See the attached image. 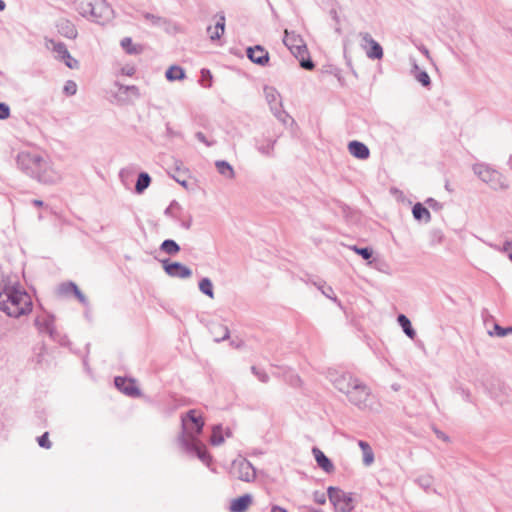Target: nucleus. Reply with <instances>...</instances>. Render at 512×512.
Returning <instances> with one entry per match:
<instances>
[{"label": "nucleus", "instance_id": "6e6552de", "mask_svg": "<svg viewBox=\"0 0 512 512\" xmlns=\"http://www.w3.org/2000/svg\"><path fill=\"white\" fill-rule=\"evenodd\" d=\"M264 94L268 104L270 105L272 113L278 120L284 124H286L289 119L293 121L289 114L283 110L282 103L280 101V94L274 87L265 86Z\"/></svg>", "mask_w": 512, "mask_h": 512}, {"label": "nucleus", "instance_id": "20e7f679", "mask_svg": "<svg viewBox=\"0 0 512 512\" xmlns=\"http://www.w3.org/2000/svg\"><path fill=\"white\" fill-rule=\"evenodd\" d=\"M75 9L84 18L105 25L114 17V10L106 0H75Z\"/></svg>", "mask_w": 512, "mask_h": 512}, {"label": "nucleus", "instance_id": "a211bd4d", "mask_svg": "<svg viewBox=\"0 0 512 512\" xmlns=\"http://www.w3.org/2000/svg\"><path fill=\"white\" fill-rule=\"evenodd\" d=\"M58 32L68 38V39H75L78 35L76 26L74 23L68 19L61 18L58 20L56 24Z\"/></svg>", "mask_w": 512, "mask_h": 512}, {"label": "nucleus", "instance_id": "2eb2a0df", "mask_svg": "<svg viewBox=\"0 0 512 512\" xmlns=\"http://www.w3.org/2000/svg\"><path fill=\"white\" fill-rule=\"evenodd\" d=\"M115 386L124 394L130 397H138L141 392L136 386L135 381L132 379H126L124 377H115Z\"/></svg>", "mask_w": 512, "mask_h": 512}, {"label": "nucleus", "instance_id": "412c9836", "mask_svg": "<svg viewBox=\"0 0 512 512\" xmlns=\"http://www.w3.org/2000/svg\"><path fill=\"white\" fill-rule=\"evenodd\" d=\"M312 452L320 468H322L327 473L334 471L333 463L319 448L314 447Z\"/></svg>", "mask_w": 512, "mask_h": 512}, {"label": "nucleus", "instance_id": "c03bdc74", "mask_svg": "<svg viewBox=\"0 0 512 512\" xmlns=\"http://www.w3.org/2000/svg\"><path fill=\"white\" fill-rule=\"evenodd\" d=\"M70 287L73 289V294L75 297L83 304L87 305L88 301L85 295L79 290L77 285H70Z\"/></svg>", "mask_w": 512, "mask_h": 512}, {"label": "nucleus", "instance_id": "3c124183", "mask_svg": "<svg viewBox=\"0 0 512 512\" xmlns=\"http://www.w3.org/2000/svg\"><path fill=\"white\" fill-rule=\"evenodd\" d=\"M495 334L499 337H504L508 334V330L506 328L501 327L498 324L494 325Z\"/></svg>", "mask_w": 512, "mask_h": 512}, {"label": "nucleus", "instance_id": "423d86ee", "mask_svg": "<svg viewBox=\"0 0 512 512\" xmlns=\"http://www.w3.org/2000/svg\"><path fill=\"white\" fill-rule=\"evenodd\" d=\"M284 45L290 50V52L299 59L301 68L305 70H312L315 65L308 55L306 44L300 35L295 32H289L285 30L283 38Z\"/></svg>", "mask_w": 512, "mask_h": 512}, {"label": "nucleus", "instance_id": "9d476101", "mask_svg": "<svg viewBox=\"0 0 512 512\" xmlns=\"http://www.w3.org/2000/svg\"><path fill=\"white\" fill-rule=\"evenodd\" d=\"M231 473L239 480L251 482L256 477V470L245 458H239L232 462Z\"/></svg>", "mask_w": 512, "mask_h": 512}, {"label": "nucleus", "instance_id": "f8f14e48", "mask_svg": "<svg viewBox=\"0 0 512 512\" xmlns=\"http://www.w3.org/2000/svg\"><path fill=\"white\" fill-rule=\"evenodd\" d=\"M52 43V50L56 54V58L63 61L65 65L70 69H78L79 61L74 59L70 52L68 51L66 45L63 42H54Z\"/></svg>", "mask_w": 512, "mask_h": 512}, {"label": "nucleus", "instance_id": "7c9ffc66", "mask_svg": "<svg viewBox=\"0 0 512 512\" xmlns=\"http://www.w3.org/2000/svg\"><path fill=\"white\" fill-rule=\"evenodd\" d=\"M218 173L228 179H233L235 176L234 169L229 162H215Z\"/></svg>", "mask_w": 512, "mask_h": 512}, {"label": "nucleus", "instance_id": "c756f323", "mask_svg": "<svg viewBox=\"0 0 512 512\" xmlns=\"http://www.w3.org/2000/svg\"><path fill=\"white\" fill-rule=\"evenodd\" d=\"M195 139L206 147H212L217 143L215 137L211 133L202 131L195 133Z\"/></svg>", "mask_w": 512, "mask_h": 512}, {"label": "nucleus", "instance_id": "72a5a7b5", "mask_svg": "<svg viewBox=\"0 0 512 512\" xmlns=\"http://www.w3.org/2000/svg\"><path fill=\"white\" fill-rule=\"evenodd\" d=\"M199 290L209 298H214L213 284L209 278H203L200 280Z\"/></svg>", "mask_w": 512, "mask_h": 512}, {"label": "nucleus", "instance_id": "a19ab883", "mask_svg": "<svg viewBox=\"0 0 512 512\" xmlns=\"http://www.w3.org/2000/svg\"><path fill=\"white\" fill-rule=\"evenodd\" d=\"M63 92L67 96L75 95L77 92V84L73 80L66 81L63 87Z\"/></svg>", "mask_w": 512, "mask_h": 512}, {"label": "nucleus", "instance_id": "6e6d98bb", "mask_svg": "<svg viewBox=\"0 0 512 512\" xmlns=\"http://www.w3.org/2000/svg\"><path fill=\"white\" fill-rule=\"evenodd\" d=\"M314 500L318 503V504H324L326 502V497H325V494L324 493H318L316 492L314 494Z\"/></svg>", "mask_w": 512, "mask_h": 512}, {"label": "nucleus", "instance_id": "dca6fc26", "mask_svg": "<svg viewBox=\"0 0 512 512\" xmlns=\"http://www.w3.org/2000/svg\"><path fill=\"white\" fill-rule=\"evenodd\" d=\"M215 18L217 19L215 25L207 27V33L209 35L210 40L213 42L219 40L221 36L224 34L226 21L224 12L217 13L215 15Z\"/></svg>", "mask_w": 512, "mask_h": 512}, {"label": "nucleus", "instance_id": "4d7b16f0", "mask_svg": "<svg viewBox=\"0 0 512 512\" xmlns=\"http://www.w3.org/2000/svg\"><path fill=\"white\" fill-rule=\"evenodd\" d=\"M126 90L127 91H130L132 94H134L135 96H139L140 93H139V88L137 86H134V85H131V86H127L126 87Z\"/></svg>", "mask_w": 512, "mask_h": 512}, {"label": "nucleus", "instance_id": "a18cd8bd", "mask_svg": "<svg viewBox=\"0 0 512 512\" xmlns=\"http://www.w3.org/2000/svg\"><path fill=\"white\" fill-rule=\"evenodd\" d=\"M49 433L45 432L42 436H40L37 441L40 447L49 449L51 448V442L49 441Z\"/></svg>", "mask_w": 512, "mask_h": 512}, {"label": "nucleus", "instance_id": "9b49d317", "mask_svg": "<svg viewBox=\"0 0 512 512\" xmlns=\"http://www.w3.org/2000/svg\"><path fill=\"white\" fill-rule=\"evenodd\" d=\"M359 37L362 40L361 47L366 51L369 59L380 60L383 58L382 46L368 32H360Z\"/></svg>", "mask_w": 512, "mask_h": 512}, {"label": "nucleus", "instance_id": "37998d69", "mask_svg": "<svg viewBox=\"0 0 512 512\" xmlns=\"http://www.w3.org/2000/svg\"><path fill=\"white\" fill-rule=\"evenodd\" d=\"M180 205L176 201H172L171 204L165 209V215L170 216L172 218H177V215L175 213L176 209H179Z\"/></svg>", "mask_w": 512, "mask_h": 512}, {"label": "nucleus", "instance_id": "49530a36", "mask_svg": "<svg viewBox=\"0 0 512 512\" xmlns=\"http://www.w3.org/2000/svg\"><path fill=\"white\" fill-rule=\"evenodd\" d=\"M10 116V107L4 103L0 102V120H4L9 118Z\"/></svg>", "mask_w": 512, "mask_h": 512}, {"label": "nucleus", "instance_id": "aec40b11", "mask_svg": "<svg viewBox=\"0 0 512 512\" xmlns=\"http://www.w3.org/2000/svg\"><path fill=\"white\" fill-rule=\"evenodd\" d=\"M252 504V496L250 494H244L236 499H233L230 503L231 512H245L248 507Z\"/></svg>", "mask_w": 512, "mask_h": 512}, {"label": "nucleus", "instance_id": "4be33fe9", "mask_svg": "<svg viewBox=\"0 0 512 512\" xmlns=\"http://www.w3.org/2000/svg\"><path fill=\"white\" fill-rule=\"evenodd\" d=\"M411 73L423 87H430L431 79L429 74L425 70H421L415 60L412 62Z\"/></svg>", "mask_w": 512, "mask_h": 512}, {"label": "nucleus", "instance_id": "8fccbe9b", "mask_svg": "<svg viewBox=\"0 0 512 512\" xmlns=\"http://www.w3.org/2000/svg\"><path fill=\"white\" fill-rule=\"evenodd\" d=\"M426 204L435 210H440L442 208V205L433 198H428L426 200Z\"/></svg>", "mask_w": 512, "mask_h": 512}, {"label": "nucleus", "instance_id": "b1692460", "mask_svg": "<svg viewBox=\"0 0 512 512\" xmlns=\"http://www.w3.org/2000/svg\"><path fill=\"white\" fill-rule=\"evenodd\" d=\"M120 45L129 55H138L143 51V47L139 44H134L130 37H124L121 40Z\"/></svg>", "mask_w": 512, "mask_h": 512}, {"label": "nucleus", "instance_id": "5701e85b", "mask_svg": "<svg viewBox=\"0 0 512 512\" xmlns=\"http://www.w3.org/2000/svg\"><path fill=\"white\" fill-rule=\"evenodd\" d=\"M358 445L363 453V464L368 467L374 462V452L368 442L359 440Z\"/></svg>", "mask_w": 512, "mask_h": 512}, {"label": "nucleus", "instance_id": "f03ea898", "mask_svg": "<svg viewBox=\"0 0 512 512\" xmlns=\"http://www.w3.org/2000/svg\"><path fill=\"white\" fill-rule=\"evenodd\" d=\"M328 378L339 392L347 396L352 405L363 411L372 410L371 390L360 379L350 373H339L337 371H329Z\"/></svg>", "mask_w": 512, "mask_h": 512}, {"label": "nucleus", "instance_id": "de8ad7c7", "mask_svg": "<svg viewBox=\"0 0 512 512\" xmlns=\"http://www.w3.org/2000/svg\"><path fill=\"white\" fill-rule=\"evenodd\" d=\"M70 285H76L74 282H67L63 283L59 287V291L63 295H68L70 293H73V289L70 287Z\"/></svg>", "mask_w": 512, "mask_h": 512}, {"label": "nucleus", "instance_id": "c85d7f7f", "mask_svg": "<svg viewBox=\"0 0 512 512\" xmlns=\"http://www.w3.org/2000/svg\"><path fill=\"white\" fill-rule=\"evenodd\" d=\"M484 243L492 249H495L501 253H506L509 260L512 262V240H506L502 246L487 241H484Z\"/></svg>", "mask_w": 512, "mask_h": 512}, {"label": "nucleus", "instance_id": "1a4fd4ad", "mask_svg": "<svg viewBox=\"0 0 512 512\" xmlns=\"http://www.w3.org/2000/svg\"><path fill=\"white\" fill-rule=\"evenodd\" d=\"M327 493L335 512H351L354 509L352 497L339 488L330 486Z\"/></svg>", "mask_w": 512, "mask_h": 512}, {"label": "nucleus", "instance_id": "69168bd1", "mask_svg": "<svg viewBox=\"0 0 512 512\" xmlns=\"http://www.w3.org/2000/svg\"><path fill=\"white\" fill-rule=\"evenodd\" d=\"M167 133L170 135L173 134L172 129L169 127V125H167Z\"/></svg>", "mask_w": 512, "mask_h": 512}, {"label": "nucleus", "instance_id": "603ef678", "mask_svg": "<svg viewBox=\"0 0 512 512\" xmlns=\"http://www.w3.org/2000/svg\"><path fill=\"white\" fill-rule=\"evenodd\" d=\"M201 77H202L204 80H206V79H207V80H209V82H211V81H212V74H211V72H210V70H209V69L203 68V69L201 70ZM207 86H208V87H210V86H211V83H209Z\"/></svg>", "mask_w": 512, "mask_h": 512}, {"label": "nucleus", "instance_id": "4c0bfd02", "mask_svg": "<svg viewBox=\"0 0 512 512\" xmlns=\"http://www.w3.org/2000/svg\"><path fill=\"white\" fill-rule=\"evenodd\" d=\"M349 248L365 260L370 259L373 255V250L369 247L359 248L357 246H350Z\"/></svg>", "mask_w": 512, "mask_h": 512}, {"label": "nucleus", "instance_id": "cd10ccee", "mask_svg": "<svg viewBox=\"0 0 512 512\" xmlns=\"http://www.w3.org/2000/svg\"><path fill=\"white\" fill-rule=\"evenodd\" d=\"M399 325L402 327L404 333L410 338L414 339L416 336L415 330L412 328L410 320L404 315L400 314L397 317Z\"/></svg>", "mask_w": 512, "mask_h": 512}, {"label": "nucleus", "instance_id": "0eeeda50", "mask_svg": "<svg viewBox=\"0 0 512 512\" xmlns=\"http://www.w3.org/2000/svg\"><path fill=\"white\" fill-rule=\"evenodd\" d=\"M474 173L487 185L494 190L505 189L508 187V181L505 176L492 165L485 162H476L473 165Z\"/></svg>", "mask_w": 512, "mask_h": 512}, {"label": "nucleus", "instance_id": "338daca9", "mask_svg": "<svg viewBox=\"0 0 512 512\" xmlns=\"http://www.w3.org/2000/svg\"><path fill=\"white\" fill-rule=\"evenodd\" d=\"M506 330H508V334L512 333V326L511 327H507Z\"/></svg>", "mask_w": 512, "mask_h": 512}, {"label": "nucleus", "instance_id": "5fc2aeb1", "mask_svg": "<svg viewBox=\"0 0 512 512\" xmlns=\"http://www.w3.org/2000/svg\"><path fill=\"white\" fill-rule=\"evenodd\" d=\"M434 433L436 434L437 438L445 441V442H449L450 441V438L444 433L442 432L441 430L437 429V428H434Z\"/></svg>", "mask_w": 512, "mask_h": 512}, {"label": "nucleus", "instance_id": "864d4df0", "mask_svg": "<svg viewBox=\"0 0 512 512\" xmlns=\"http://www.w3.org/2000/svg\"><path fill=\"white\" fill-rule=\"evenodd\" d=\"M119 177L121 179V182L127 186L129 184V172L126 170H121L119 173Z\"/></svg>", "mask_w": 512, "mask_h": 512}, {"label": "nucleus", "instance_id": "393cba45", "mask_svg": "<svg viewBox=\"0 0 512 512\" xmlns=\"http://www.w3.org/2000/svg\"><path fill=\"white\" fill-rule=\"evenodd\" d=\"M151 177L146 172H141L138 175L136 184H135V192L137 194H142L150 185Z\"/></svg>", "mask_w": 512, "mask_h": 512}, {"label": "nucleus", "instance_id": "ddd939ff", "mask_svg": "<svg viewBox=\"0 0 512 512\" xmlns=\"http://www.w3.org/2000/svg\"><path fill=\"white\" fill-rule=\"evenodd\" d=\"M162 264L164 271L170 277L186 279L192 275L191 269L180 262H170L169 260H163Z\"/></svg>", "mask_w": 512, "mask_h": 512}, {"label": "nucleus", "instance_id": "f257e3e1", "mask_svg": "<svg viewBox=\"0 0 512 512\" xmlns=\"http://www.w3.org/2000/svg\"><path fill=\"white\" fill-rule=\"evenodd\" d=\"M0 310L9 317L19 318L32 311L31 296L16 279L0 272Z\"/></svg>", "mask_w": 512, "mask_h": 512}, {"label": "nucleus", "instance_id": "6ab92c4d", "mask_svg": "<svg viewBox=\"0 0 512 512\" xmlns=\"http://www.w3.org/2000/svg\"><path fill=\"white\" fill-rule=\"evenodd\" d=\"M347 148L349 153L357 159H366L370 155L368 146L357 140L350 141Z\"/></svg>", "mask_w": 512, "mask_h": 512}, {"label": "nucleus", "instance_id": "774afa93", "mask_svg": "<svg viewBox=\"0 0 512 512\" xmlns=\"http://www.w3.org/2000/svg\"><path fill=\"white\" fill-rule=\"evenodd\" d=\"M445 187H446L447 190H449V184L448 183H446Z\"/></svg>", "mask_w": 512, "mask_h": 512}, {"label": "nucleus", "instance_id": "a878e982", "mask_svg": "<svg viewBox=\"0 0 512 512\" xmlns=\"http://www.w3.org/2000/svg\"><path fill=\"white\" fill-rule=\"evenodd\" d=\"M165 76L168 81H176L184 79L186 75L183 68L172 65L166 70Z\"/></svg>", "mask_w": 512, "mask_h": 512}, {"label": "nucleus", "instance_id": "bf43d9fd", "mask_svg": "<svg viewBox=\"0 0 512 512\" xmlns=\"http://www.w3.org/2000/svg\"><path fill=\"white\" fill-rule=\"evenodd\" d=\"M32 203H33V205H35L37 207L43 206V201L38 200V199L33 200Z\"/></svg>", "mask_w": 512, "mask_h": 512}, {"label": "nucleus", "instance_id": "bb28decb", "mask_svg": "<svg viewBox=\"0 0 512 512\" xmlns=\"http://www.w3.org/2000/svg\"><path fill=\"white\" fill-rule=\"evenodd\" d=\"M413 216L416 220H424L429 222L431 219L430 212L421 203H416L412 208Z\"/></svg>", "mask_w": 512, "mask_h": 512}, {"label": "nucleus", "instance_id": "0e129e2a", "mask_svg": "<svg viewBox=\"0 0 512 512\" xmlns=\"http://www.w3.org/2000/svg\"><path fill=\"white\" fill-rule=\"evenodd\" d=\"M307 512H322L318 509H314V508H309Z\"/></svg>", "mask_w": 512, "mask_h": 512}, {"label": "nucleus", "instance_id": "473e14b6", "mask_svg": "<svg viewBox=\"0 0 512 512\" xmlns=\"http://www.w3.org/2000/svg\"><path fill=\"white\" fill-rule=\"evenodd\" d=\"M313 284L322 292V294L325 297H327V298L333 300L334 302L340 304V302H339L338 298L336 297V295L334 293V290H333V288L331 286H327L325 284V282H314Z\"/></svg>", "mask_w": 512, "mask_h": 512}, {"label": "nucleus", "instance_id": "4468645a", "mask_svg": "<svg viewBox=\"0 0 512 512\" xmlns=\"http://www.w3.org/2000/svg\"><path fill=\"white\" fill-rule=\"evenodd\" d=\"M246 56L251 62L259 66H266L270 59L268 51L261 45L247 47Z\"/></svg>", "mask_w": 512, "mask_h": 512}, {"label": "nucleus", "instance_id": "39448f33", "mask_svg": "<svg viewBox=\"0 0 512 512\" xmlns=\"http://www.w3.org/2000/svg\"><path fill=\"white\" fill-rule=\"evenodd\" d=\"M19 168L28 176L36 179L43 184H54L61 178L60 174L55 171L51 162H17Z\"/></svg>", "mask_w": 512, "mask_h": 512}, {"label": "nucleus", "instance_id": "f3484780", "mask_svg": "<svg viewBox=\"0 0 512 512\" xmlns=\"http://www.w3.org/2000/svg\"><path fill=\"white\" fill-rule=\"evenodd\" d=\"M35 326L39 332L48 334L52 339H56L54 327V318L52 316H38L35 319Z\"/></svg>", "mask_w": 512, "mask_h": 512}, {"label": "nucleus", "instance_id": "79ce46f5", "mask_svg": "<svg viewBox=\"0 0 512 512\" xmlns=\"http://www.w3.org/2000/svg\"><path fill=\"white\" fill-rule=\"evenodd\" d=\"M251 371L261 382H263V383H267L268 382L269 376H268V374L265 371L260 370V369H258L255 366L251 367Z\"/></svg>", "mask_w": 512, "mask_h": 512}, {"label": "nucleus", "instance_id": "2f4dec72", "mask_svg": "<svg viewBox=\"0 0 512 512\" xmlns=\"http://www.w3.org/2000/svg\"><path fill=\"white\" fill-rule=\"evenodd\" d=\"M161 251L168 255H175L180 251V246L171 239H166L160 246Z\"/></svg>", "mask_w": 512, "mask_h": 512}, {"label": "nucleus", "instance_id": "09e8293b", "mask_svg": "<svg viewBox=\"0 0 512 512\" xmlns=\"http://www.w3.org/2000/svg\"><path fill=\"white\" fill-rule=\"evenodd\" d=\"M24 156H25V152H21L17 155L16 160H26V158H24ZM27 156H28L27 160H35V161L43 160L42 157L39 155H33L31 157L29 155H27Z\"/></svg>", "mask_w": 512, "mask_h": 512}, {"label": "nucleus", "instance_id": "58836bf2", "mask_svg": "<svg viewBox=\"0 0 512 512\" xmlns=\"http://www.w3.org/2000/svg\"><path fill=\"white\" fill-rule=\"evenodd\" d=\"M416 482L420 487L428 490L433 484V478L430 475H423L417 478Z\"/></svg>", "mask_w": 512, "mask_h": 512}, {"label": "nucleus", "instance_id": "ea45409f", "mask_svg": "<svg viewBox=\"0 0 512 512\" xmlns=\"http://www.w3.org/2000/svg\"><path fill=\"white\" fill-rule=\"evenodd\" d=\"M216 328L220 331H213V333L216 335L215 341L219 342L229 337V329L226 326L218 325Z\"/></svg>", "mask_w": 512, "mask_h": 512}, {"label": "nucleus", "instance_id": "052dcab7", "mask_svg": "<svg viewBox=\"0 0 512 512\" xmlns=\"http://www.w3.org/2000/svg\"><path fill=\"white\" fill-rule=\"evenodd\" d=\"M182 226L185 228V229H189L190 226H191V219H189L188 221L186 222H183L182 223Z\"/></svg>", "mask_w": 512, "mask_h": 512}, {"label": "nucleus", "instance_id": "f704fd0d", "mask_svg": "<svg viewBox=\"0 0 512 512\" xmlns=\"http://www.w3.org/2000/svg\"><path fill=\"white\" fill-rule=\"evenodd\" d=\"M172 177L175 179L176 182H178L183 187L189 188V185L191 184V178L186 172H181L177 170L176 174H174Z\"/></svg>", "mask_w": 512, "mask_h": 512}, {"label": "nucleus", "instance_id": "13d9d810", "mask_svg": "<svg viewBox=\"0 0 512 512\" xmlns=\"http://www.w3.org/2000/svg\"><path fill=\"white\" fill-rule=\"evenodd\" d=\"M271 512H287L284 508H281L279 506H274L271 510Z\"/></svg>", "mask_w": 512, "mask_h": 512}, {"label": "nucleus", "instance_id": "c9c22d12", "mask_svg": "<svg viewBox=\"0 0 512 512\" xmlns=\"http://www.w3.org/2000/svg\"><path fill=\"white\" fill-rule=\"evenodd\" d=\"M145 20L149 21L153 26H162L166 23V19L149 12L143 13Z\"/></svg>", "mask_w": 512, "mask_h": 512}, {"label": "nucleus", "instance_id": "e433bc0d", "mask_svg": "<svg viewBox=\"0 0 512 512\" xmlns=\"http://www.w3.org/2000/svg\"><path fill=\"white\" fill-rule=\"evenodd\" d=\"M224 442V438L222 436V428L221 426H214L212 435H211V444L212 445H220Z\"/></svg>", "mask_w": 512, "mask_h": 512}, {"label": "nucleus", "instance_id": "e2e57ef3", "mask_svg": "<svg viewBox=\"0 0 512 512\" xmlns=\"http://www.w3.org/2000/svg\"><path fill=\"white\" fill-rule=\"evenodd\" d=\"M5 2L3 0H0V11L5 9Z\"/></svg>", "mask_w": 512, "mask_h": 512}, {"label": "nucleus", "instance_id": "7ed1b4c3", "mask_svg": "<svg viewBox=\"0 0 512 512\" xmlns=\"http://www.w3.org/2000/svg\"><path fill=\"white\" fill-rule=\"evenodd\" d=\"M204 421L196 410H190L182 416V433L178 438L181 447L189 454L197 456L209 466L211 457L197 436L202 432Z\"/></svg>", "mask_w": 512, "mask_h": 512}, {"label": "nucleus", "instance_id": "680f3d73", "mask_svg": "<svg viewBox=\"0 0 512 512\" xmlns=\"http://www.w3.org/2000/svg\"><path fill=\"white\" fill-rule=\"evenodd\" d=\"M421 52H422L424 55H426L427 57L429 56V51H428V49H427L426 47H424V46H423V47L421 48Z\"/></svg>", "mask_w": 512, "mask_h": 512}]
</instances>
